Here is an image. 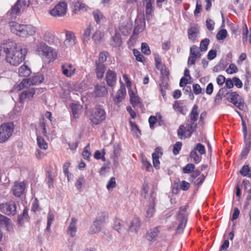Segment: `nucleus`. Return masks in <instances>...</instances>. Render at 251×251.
<instances>
[{
    "label": "nucleus",
    "mask_w": 251,
    "mask_h": 251,
    "mask_svg": "<svg viewBox=\"0 0 251 251\" xmlns=\"http://www.w3.org/2000/svg\"><path fill=\"white\" fill-rule=\"evenodd\" d=\"M27 52L26 48L12 41L0 46V56H5L7 62L13 66H18L24 61Z\"/></svg>",
    "instance_id": "f257e3e1"
},
{
    "label": "nucleus",
    "mask_w": 251,
    "mask_h": 251,
    "mask_svg": "<svg viewBox=\"0 0 251 251\" xmlns=\"http://www.w3.org/2000/svg\"><path fill=\"white\" fill-rule=\"evenodd\" d=\"M11 31L21 37H27L33 35L36 31V28L30 25H22L14 21L9 23Z\"/></svg>",
    "instance_id": "f03ea898"
},
{
    "label": "nucleus",
    "mask_w": 251,
    "mask_h": 251,
    "mask_svg": "<svg viewBox=\"0 0 251 251\" xmlns=\"http://www.w3.org/2000/svg\"><path fill=\"white\" fill-rule=\"evenodd\" d=\"M14 125L9 122L0 126V143H3L8 140L13 132Z\"/></svg>",
    "instance_id": "7ed1b4c3"
},
{
    "label": "nucleus",
    "mask_w": 251,
    "mask_h": 251,
    "mask_svg": "<svg viewBox=\"0 0 251 251\" xmlns=\"http://www.w3.org/2000/svg\"><path fill=\"white\" fill-rule=\"evenodd\" d=\"M187 207V205H185L179 208L178 214L177 215V218L179 221V224L176 229V233H181L186 226L188 216L187 213L186 212Z\"/></svg>",
    "instance_id": "20e7f679"
},
{
    "label": "nucleus",
    "mask_w": 251,
    "mask_h": 251,
    "mask_svg": "<svg viewBox=\"0 0 251 251\" xmlns=\"http://www.w3.org/2000/svg\"><path fill=\"white\" fill-rule=\"evenodd\" d=\"M105 119V112L103 108L100 105H97L93 109L90 120L92 123L98 125Z\"/></svg>",
    "instance_id": "39448f33"
},
{
    "label": "nucleus",
    "mask_w": 251,
    "mask_h": 251,
    "mask_svg": "<svg viewBox=\"0 0 251 251\" xmlns=\"http://www.w3.org/2000/svg\"><path fill=\"white\" fill-rule=\"evenodd\" d=\"M226 100L232 103L240 110H244L245 107L244 100L242 99L241 97L236 92L226 93Z\"/></svg>",
    "instance_id": "423d86ee"
},
{
    "label": "nucleus",
    "mask_w": 251,
    "mask_h": 251,
    "mask_svg": "<svg viewBox=\"0 0 251 251\" xmlns=\"http://www.w3.org/2000/svg\"><path fill=\"white\" fill-rule=\"evenodd\" d=\"M26 6L25 0H18L17 2L12 6L11 9L7 12V15L11 18L15 19L21 14V10H23Z\"/></svg>",
    "instance_id": "0eeeda50"
},
{
    "label": "nucleus",
    "mask_w": 251,
    "mask_h": 251,
    "mask_svg": "<svg viewBox=\"0 0 251 251\" xmlns=\"http://www.w3.org/2000/svg\"><path fill=\"white\" fill-rule=\"evenodd\" d=\"M44 79V75L41 74H36L31 77L24 78L19 84V86L27 87L28 85H33L42 83Z\"/></svg>",
    "instance_id": "6e6552de"
},
{
    "label": "nucleus",
    "mask_w": 251,
    "mask_h": 251,
    "mask_svg": "<svg viewBox=\"0 0 251 251\" xmlns=\"http://www.w3.org/2000/svg\"><path fill=\"white\" fill-rule=\"evenodd\" d=\"M0 209L2 213L9 216H14L17 213L16 204L12 201L0 204Z\"/></svg>",
    "instance_id": "1a4fd4ad"
},
{
    "label": "nucleus",
    "mask_w": 251,
    "mask_h": 251,
    "mask_svg": "<svg viewBox=\"0 0 251 251\" xmlns=\"http://www.w3.org/2000/svg\"><path fill=\"white\" fill-rule=\"evenodd\" d=\"M67 9V3L64 1H61L50 11V14L55 17H62L66 14Z\"/></svg>",
    "instance_id": "9d476101"
},
{
    "label": "nucleus",
    "mask_w": 251,
    "mask_h": 251,
    "mask_svg": "<svg viewBox=\"0 0 251 251\" xmlns=\"http://www.w3.org/2000/svg\"><path fill=\"white\" fill-rule=\"evenodd\" d=\"M145 6L146 17L147 20H150L154 12V0H143Z\"/></svg>",
    "instance_id": "9b49d317"
},
{
    "label": "nucleus",
    "mask_w": 251,
    "mask_h": 251,
    "mask_svg": "<svg viewBox=\"0 0 251 251\" xmlns=\"http://www.w3.org/2000/svg\"><path fill=\"white\" fill-rule=\"evenodd\" d=\"M35 90L34 88H29L23 91L20 96V101L23 103L25 100H31L34 95Z\"/></svg>",
    "instance_id": "f8f14e48"
},
{
    "label": "nucleus",
    "mask_w": 251,
    "mask_h": 251,
    "mask_svg": "<svg viewBox=\"0 0 251 251\" xmlns=\"http://www.w3.org/2000/svg\"><path fill=\"white\" fill-rule=\"evenodd\" d=\"M105 80L109 86L113 87L117 81L116 73L114 71L109 69L106 73Z\"/></svg>",
    "instance_id": "ddd939ff"
},
{
    "label": "nucleus",
    "mask_w": 251,
    "mask_h": 251,
    "mask_svg": "<svg viewBox=\"0 0 251 251\" xmlns=\"http://www.w3.org/2000/svg\"><path fill=\"white\" fill-rule=\"evenodd\" d=\"M107 93V89L104 85L98 84L94 86V94L96 97H104Z\"/></svg>",
    "instance_id": "4468645a"
},
{
    "label": "nucleus",
    "mask_w": 251,
    "mask_h": 251,
    "mask_svg": "<svg viewBox=\"0 0 251 251\" xmlns=\"http://www.w3.org/2000/svg\"><path fill=\"white\" fill-rule=\"evenodd\" d=\"M160 226H157L151 229L146 235V239L151 242H154L160 232Z\"/></svg>",
    "instance_id": "2eb2a0df"
},
{
    "label": "nucleus",
    "mask_w": 251,
    "mask_h": 251,
    "mask_svg": "<svg viewBox=\"0 0 251 251\" xmlns=\"http://www.w3.org/2000/svg\"><path fill=\"white\" fill-rule=\"evenodd\" d=\"M76 44V39L75 34L71 31H66V39L64 42V45L67 47H71Z\"/></svg>",
    "instance_id": "dca6fc26"
},
{
    "label": "nucleus",
    "mask_w": 251,
    "mask_h": 251,
    "mask_svg": "<svg viewBox=\"0 0 251 251\" xmlns=\"http://www.w3.org/2000/svg\"><path fill=\"white\" fill-rule=\"evenodd\" d=\"M38 50L39 52L41 51L42 52L40 53V54H42L43 56L47 58H49L52 54V49L44 43H40Z\"/></svg>",
    "instance_id": "f3484780"
},
{
    "label": "nucleus",
    "mask_w": 251,
    "mask_h": 251,
    "mask_svg": "<svg viewBox=\"0 0 251 251\" xmlns=\"http://www.w3.org/2000/svg\"><path fill=\"white\" fill-rule=\"evenodd\" d=\"M25 188L24 182L16 183L12 189L13 195L17 197H20L23 194Z\"/></svg>",
    "instance_id": "a211bd4d"
},
{
    "label": "nucleus",
    "mask_w": 251,
    "mask_h": 251,
    "mask_svg": "<svg viewBox=\"0 0 251 251\" xmlns=\"http://www.w3.org/2000/svg\"><path fill=\"white\" fill-rule=\"evenodd\" d=\"M126 95V89L125 86L121 87L120 89L117 91L116 96L114 97V100L115 103L118 105L125 98Z\"/></svg>",
    "instance_id": "6ab92c4d"
},
{
    "label": "nucleus",
    "mask_w": 251,
    "mask_h": 251,
    "mask_svg": "<svg viewBox=\"0 0 251 251\" xmlns=\"http://www.w3.org/2000/svg\"><path fill=\"white\" fill-rule=\"evenodd\" d=\"M73 65L71 64H64L62 65V73L68 77L72 76L75 72V69L72 70Z\"/></svg>",
    "instance_id": "aec40b11"
},
{
    "label": "nucleus",
    "mask_w": 251,
    "mask_h": 251,
    "mask_svg": "<svg viewBox=\"0 0 251 251\" xmlns=\"http://www.w3.org/2000/svg\"><path fill=\"white\" fill-rule=\"evenodd\" d=\"M44 40L50 44L54 43V35L53 32L47 29H44L42 30Z\"/></svg>",
    "instance_id": "412c9836"
},
{
    "label": "nucleus",
    "mask_w": 251,
    "mask_h": 251,
    "mask_svg": "<svg viewBox=\"0 0 251 251\" xmlns=\"http://www.w3.org/2000/svg\"><path fill=\"white\" fill-rule=\"evenodd\" d=\"M95 66V71L97 75V77L98 79H101L103 78L104 74L105 71V65L102 63H96Z\"/></svg>",
    "instance_id": "4be33fe9"
},
{
    "label": "nucleus",
    "mask_w": 251,
    "mask_h": 251,
    "mask_svg": "<svg viewBox=\"0 0 251 251\" xmlns=\"http://www.w3.org/2000/svg\"><path fill=\"white\" fill-rule=\"evenodd\" d=\"M76 222L77 220L75 218H72L71 222L67 229L68 234L72 237H74L76 232Z\"/></svg>",
    "instance_id": "5701e85b"
},
{
    "label": "nucleus",
    "mask_w": 251,
    "mask_h": 251,
    "mask_svg": "<svg viewBox=\"0 0 251 251\" xmlns=\"http://www.w3.org/2000/svg\"><path fill=\"white\" fill-rule=\"evenodd\" d=\"M153 194L154 192L153 191L151 192L150 200V206L146 212V217L148 218L152 217L154 212V198L153 196Z\"/></svg>",
    "instance_id": "b1692460"
},
{
    "label": "nucleus",
    "mask_w": 251,
    "mask_h": 251,
    "mask_svg": "<svg viewBox=\"0 0 251 251\" xmlns=\"http://www.w3.org/2000/svg\"><path fill=\"white\" fill-rule=\"evenodd\" d=\"M29 220V216L28 214V209L25 208L23 210V213L18 216L17 221L18 224L23 226L25 223L27 222Z\"/></svg>",
    "instance_id": "393cba45"
},
{
    "label": "nucleus",
    "mask_w": 251,
    "mask_h": 251,
    "mask_svg": "<svg viewBox=\"0 0 251 251\" xmlns=\"http://www.w3.org/2000/svg\"><path fill=\"white\" fill-rule=\"evenodd\" d=\"M199 33V30L195 26H192L188 29V35L189 39L192 40L194 42L198 38V35Z\"/></svg>",
    "instance_id": "a878e982"
},
{
    "label": "nucleus",
    "mask_w": 251,
    "mask_h": 251,
    "mask_svg": "<svg viewBox=\"0 0 251 251\" xmlns=\"http://www.w3.org/2000/svg\"><path fill=\"white\" fill-rule=\"evenodd\" d=\"M128 93L130 96V103L133 106H138L141 103L140 98L135 94L133 90H129Z\"/></svg>",
    "instance_id": "bb28decb"
},
{
    "label": "nucleus",
    "mask_w": 251,
    "mask_h": 251,
    "mask_svg": "<svg viewBox=\"0 0 251 251\" xmlns=\"http://www.w3.org/2000/svg\"><path fill=\"white\" fill-rule=\"evenodd\" d=\"M94 30L93 26L90 25L84 30V33L82 36V40L84 43L88 42L90 39L92 31Z\"/></svg>",
    "instance_id": "cd10ccee"
},
{
    "label": "nucleus",
    "mask_w": 251,
    "mask_h": 251,
    "mask_svg": "<svg viewBox=\"0 0 251 251\" xmlns=\"http://www.w3.org/2000/svg\"><path fill=\"white\" fill-rule=\"evenodd\" d=\"M141 221L138 218H134L130 223L129 230L131 232H136L140 227Z\"/></svg>",
    "instance_id": "c85d7f7f"
},
{
    "label": "nucleus",
    "mask_w": 251,
    "mask_h": 251,
    "mask_svg": "<svg viewBox=\"0 0 251 251\" xmlns=\"http://www.w3.org/2000/svg\"><path fill=\"white\" fill-rule=\"evenodd\" d=\"M31 73L30 68L25 64L21 66L19 69V75L20 76L27 77L30 75Z\"/></svg>",
    "instance_id": "c756f323"
},
{
    "label": "nucleus",
    "mask_w": 251,
    "mask_h": 251,
    "mask_svg": "<svg viewBox=\"0 0 251 251\" xmlns=\"http://www.w3.org/2000/svg\"><path fill=\"white\" fill-rule=\"evenodd\" d=\"M11 223V221L9 218L0 214V226L1 227L8 228Z\"/></svg>",
    "instance_id": "7c9ffc66"
},
{
    "label": "nucleus",
    "mask_w": 251,
    "mask_h": 251,
    "mask_svg": "<svg viewBox=\"0 0 251 251\" xmlns=\"http://www.w3.org/2000/svg\"><path fill=\"white\" fill-rule=\"evenodd\" d=\"M130 126L131 127V131L133 136H136L137 138L139 137L141 135V131L138 126L135 124L134 122L132 121L129 122Z\"/></svg>",
    "instance_id": "2f4dec72"
},
{
    "label": "nucleus",
    "mask_w": 251,
    "mask_h": 251,
    "mask_svg": "<svg viewBox=\"0 0 251 251\" xmlns=\"http://www.w3.org/2000/svg\"><path fill=\"white\" fill-rule=\"evenodd\" d=\"M122 39L121 35L119 33H115V35L112 38V41L110 44L115 47L120 46L122 44Z\"/></svg>",
    "instance_id": "473e14b6"
},
{
    "label": "nucleus",
    "mask_w": 251,
    "mask_h": 251,
    "mask_svg": "<svg viewBox=\"0 0 251 251\" xmlns=\"http://www.w3.org/2000/svg\"><path fill=\"white\" fill-rule=\"evenodd\" d=\"M198 106L195 104L190 113V117L191 122H195L198 119L199 112L198 111Z\"/></svg>",
    "instance_id": "72a5a7b5"
},
{
    "label": "nucleus",
    "mask_w": 251,
    "mask_h": 251,
    "mask_svg": "<svg viewBox=\"0 0 251 251\" xmlns=\"http://www.w3.org/2000/svg\"><path fill=\"white\" fill-rule=\"evenodd\" d=\"M102 224L97 220L94 222L93 226L89 230V233L93 234L100 231Z\"/></svg>",
    "instance_id": "f704fd0d"
},
{
    "label": "nucleus",
    "mask_w": 251,
    "mask_h": 251,
    "mask_svg": "<svg viewBox=\"0 0 251 251\" xmlns=\"http://www.w3.org/2000/svg\"><path fill=\"white\" fill-rule=\"evenodd\" d=\"M119 29L123 34L126 35L129 33L131 31L130 25L128 24L122 23L119 26Z\"/></svg>",
    "instance_id": "c9c22d12"
},
{
    "label": "nucleus",
    "mask_w": 251,
    "mask_h": 251,
    "mask_svg": "<svg viewBox=\"0 0 251 251\" xmlns=\"http://www.w3.org/2000/svg\"><path fill=\"white\" fill-rule=\"evenodd\" d=\"M240 173L242 176L251 177V170L248 165H244L240 170Z\"/></svg>",
    "instance_id": "e433bc0d"
},
{
    "label": "nucleus",
    "mask_w": 251,
    "mask_h": 251,
    "mask_svg": "<svg viewBox=\"0 0 251 251\" xmlns=\"http://www.w3.org/2000/svg\"><path fill=\"white\" fill-rule=\"evenodd\" d=\"M190 55L195 58H200L201 55L199 48L196 45H193L190 48Z\"/></svg>",
    "instance_id": "4c0bfd02"
},
{
    "label": "nucleus",
    "mask_w": 251,
    "mask_h": 251,
    "mask_svg": "<svg viewBox=\"0 0 251 251\" xmlns=\"http://www.w3.org/2000/svg\"><path fill=\"white\" fill-rule=\"evenodd\" d=\"M113 228L120 233L123 230V225L121 220L116 219L114 221V224L113 226Z\"/></svg>",
    "instance_id": "58836bf2"
},
{
    "label": "nucleus",
    "mask_w": 251,
    "mask_h": 251,
    "mask_svg": "<svg viewBox=\"0 0 251 251\" xmlns=\"http://www.w3.org/2000/svg\"><path fill=\"white\" fill-rule=\"evenodd\" d=\"M37 140L38 145L40 149L46 150L48 148V144L43 138L37 136Z\"/></svg>",
    "instance_id": "ea45409f"
},
{
    "label": "nucleus",
    "mask_w": 251,
    "mask_h": 251,
    "mask_svg": "<svg viewBox=\"0 0 251 251\" xmlns=\"http://www.w3.org/2000/svg\"><path fill=\"white\" fill-rule=\"evenodd\" d=\"M210 43V40L208 38H204L200 43V49L201 51L207 50L208 46Z\"/></svg>",
    "instance_id": "a19ab883"
},
{
    "label": "nucleus",
    "mask_w": 251,
    "mask_h": 251,
    "mask_svg": "<svg viewBox=\"0 0 251 251\" xmlns=\"http://www.w3.org/2000/svg\"><path fill=\"white\" fill-rule=\"evenodd\" d=\"M75 10H86V5L82 1L78 0L74 3Z\"/></svg>",
    "instance_id": "79ce46f5"
},
{
    "label": "nucleus",
    "mask_w": 251,
    "mask_h": 251,
    "mask_svg": "<svg viewBox=\"0 0 251 251\" xmlns=\"http://www.w3.org/2000/svg\"><path fill=\"white\" fill-rule=\"evenodd\" d=\"M195 168V166L194 164L188 163L183 168L182 171L184 174H190L193 171Z\"/></svg>",
    "instance_id": "37998d69"
},
{
    "label": "nucleus",
    "mask_w": 251,
    "mask_h": 251,
    "mask_svg": "<svg viewBox=\"0 0 251 251\" xmlns=\"http://www.w3.org/2000/svg\"><path fill=\"white\" fill-rule=\"evenodd\" d=\"M120 148L118 145L114 146L113 153L114 154L113 157L114 164L116 166L118 164L117 161L118 156L119 154Z\"/></svg>",
    "instance_id": "c03bdc74"
},
{
    "label": "nucleus",
    "mask_w": 251,
    "mask_h": 251,
    "mask_svg": "<svg viewBox=\"0 0 251 251\" xmlns=\"http://www.w3.org/2000/svg\"><path fill=\"white\" fill-rule=\"evenodd\" d=\"M227 35V32L226 29H222L220 30L216 35V38L219 40L225 39Z\"/></svg>",
    "instance_id": "a18cd8bd"
},
{
    "label": "nucleus",
    "mask_w": 251,
    "mask_h": 251,
    "mask_svg": "<svg viewBox=\"0 0 251 251\" xmlns=\"http://www.w3.org/2000/svg\"><path fill=\"white\" fill-rule=\"evenodd\" d=\"M152 157L153 161V165L154 167L156 169H158L160 164L158 154H157L155 152H154L152 154Z\"/></svg>",
    "instance_id": "49530a36"
},
{
    "label": "nucleus",
    "mask_w": 251,
    "mask_h": 251,
    "mask_svg": "<svg viewBox=\"0 0 251 251\" xmlns=\"http://www.w3.org/2000/svg\"><path fill=\"white\" fill-rule=\"evenodd\" d=\"M196 151H198L200 154H204L206 153V151L204 146L201 143H198L196 147L194 148Z\"/></svg>",
    "instance_id": "de8ad7c7"
},
{
    "label": "nucleus",
    "mask_w": 251,
    "mask_h": 251,
    "mask_svg": "<svg viewBox=\"0 0 251 251\" xmlns=\"http://www.w3.org/2000/svg\"><path fill=\"white\" fill-rule=\"evenodd\" d=\"M93 14L96 22L99 24L100 19L103 18L102 13L99 10H96L93 12Z\"/></svg>",
    "instance_id": "09e8293b"
},
{
    "label": "nucleus",
    "mask_w": 251,
    "mask_h": 251,
    "mask_svg": "<svg viewBox=\"0 0 251 251\" xmlns=\"http://www.w3.org/2000/svg\"><path fill=\"white\" fill-rule=\"evenodd\" d=\"M141 51L142 53L146 55L151 54V50L149 45L146 43H142L141 44Z\"/></svg>",
    "instance_id": "8fccbe9b"
},
{
    "label": "nucleus",
    "mask_w": 251,
    "mask_h": 251,
    "mask_svg": "<svg viewBox=\"0 0 251 251\" xmlns=\"http://www.w3.org/2000/svg\"><path fill=\"white\" fill-rule=\"evenodd\" d=\"M182 147V143L180 142H176V143L174 145L173 147V153L176 155L178 154L180 151Z\"/></svg>",
    "instance_id": "3c124183"
},
{
    "label": "nucleus",
    "mask_w": 251,
    "mask_h": 251,
    "mask_svg": "<svg viewBox=\"0 0 251 251\" xmlns=\"http://www.w3.org/2000/svg\"><path fill=\"white\" fill-rule=\"evenodd\" d=\"M116 186V182L114 177H112L108 181L106 185V188L108 190H110L113 188H115Z\"/></svg>",
    "instance_id": "603ef678"
},
{
    "label": "nucleus",
    "mask_w": 251,
    "mask_h": 251,
    "mask_svg": "<svg viewBox=\"0 0 251 251\" xmlns=\"http://www.w3.org/2000/svg\"><path fill=\"white\" fill-rule=\"evenodd\" d=\"M107 52H101L99 54V60L98 61H96V63H100L103 64L104 62L106 61L107 56L106 54Z\"/></svg>",
    "instance_id": "864d4df0"
},
{
    "label": "nucleus",
    "mask_w": 251,
    "mask_h": 251,
    "mask_svg": "<svg viewBox=\"0 0 251 251\" xmlns=\"http://www.w3.org/2000/svg\"><path fill=\"white\" fill-rule=\"evenodd\" d=\"M133 53L136 57V59L139 62H143V59L144 58V56L137 50L134 49Z\"/></svg>",
    "instance_id": "5fc2aeb1"
},
{
    "label": "nucleus",
    "mask_w": 251,
    "mask_h": 251,
    "mask_svg": "<svg viewBox=\"0 0 251 251\" xmlns=\"http://www.w3.org/2000/svg\"><path fill=\"white\" fill-rule=\"evenodd\" d=\"M201 175L200 171L198 170H193V171L191 173V176L189 179L190 181H193L196 178Z\"/></svg>",
    "instance_id": "6e6d98bb"
},
{
    "label": "nucleus",
    "mask_w": 251,
    "mask_h": 251,
    "mask_svg": "<svg viewBox=\"0 0 251 251\" xmlns=\"http://www.w3.org/2000/svg\"><path fill=\"white\" fill-rule=\"evenodd\" d=\"M79 105L77 104H73L71 106L73 115L74 118H77L78 116Z\"/></svg>",
    "instance_id": "4d7b16f0"
},
{
    "label": "nucleus",
    "mask_w": 251,
    "mask_h": 251,
    "mask_svg": "<svg viewBox=\"0 0 251 251\" xmlns=\"http://www.w3.org/2000/svg\"><path fill=\"white\" fill-rule=\"evenodd\" d=\"M46 180L47 182L48 183L49 187H50L51 185H52L53 180L51 172L49 171L48 172Z\"/></svg>",
    "instance_id": "13d9d810"
},
{
    "label": "nucleus",
    "mask_w": 251,
    "mask_h": 251,
    "mask_svg": "<svg viewBox=\"0 0 251 251\" xmlns=\"http://www.w3.org/2000/svg\"><path fill=\"white\" fill-rule=\"evenodd\" d=\"M238 69L236 66L234 64H231L229 66V68L227 69L226 71L228 73L232 74L233 73L237 72Z\"/></svg>",
    "instance_id": "bf43d9fd"
},
{
    "label": "nucleus",
    "mask_w": 251,
    "mask_h": 251,
    "mask_svg": "<svg viewBox=\"0 0 251 251\" xmlns=\"http://www.w3.org/2000/svg\"><path fill=\"white\" fill-rule=\"evenodd\" d=\"M168 84L165 82H162L160 84V89L163 96L165 95V89H168Z\"/></svg>",
    "instance_id": "052dcab7"
},
{
    "label": "nucleus",
    "mask_w": 251,
    "mask_h": 251,
    "mask_svg": "<svg viewBox=\"0 0 251 251\" xmlns=\"http://www.w3.org/2000/svg\"><path fill=\"white\" fill-rule=\"evenodd\" d=\"M185 126L183 125H180L177 130V135L181 138L185 134Z\"/></svg>",
    "instance_id": "680f3d73"
},
{
    "label": "nucleus",
    "mask_w": 251,
    "mask_h": 251,
    "mask_svg": "<svg viewBox=\"0 0 251 251\" xmlns=\"http://www.w3.org/2000/svg\"><path fill=\"white\" fill-rule=\"evenodd\" d=\"M89 148V144H88L85 148L83 151L82 152V155L84 158H88L91 156V153L88 151V148Z\"/></svg>",
    "instance_id": "e2e57ef3"
},
{
    "label": "nucleus",
    "mask_w": 251,
    "mask_h": 251,
    "mask_svg": "<svg viewBox=\"0 0 251 251\" xmlns=\"http://www.w3.org/2000/svg\"><path fill=\"white\" fill-rule=\"evenodd\" d=\"M217 55V52L215 50H211L209 51L207 54V58L209 60H213L214 59Z\"/></svg>",
    "instance_id": "0e129e2a"
},
{
    "label": "nucleus",
    "mask_w": 251,
    "mask_h": 251,
    "mask_svg": "<svg viewBox=\"0 0 251 251\" xmlns=\"http://www.w3.org/2000/svg\"><path fill=\"white\" fill-rule=\"evenodd\" d=\"M190 187V183L185 180L182 181L181 184L180 185V188L183 191L187 190Z\"/></svg>",
    "instance_id": "69168bd1"
},
{
    "label": "nucleus",
    "mask_w": 251,
    "mask_h": 251,
    "mask_svg": "<svg viewBox=\"0 0 251 251\" xmlns=\"http://www.w3.org/2000/svg\"><path fill=\"white\" fill-rule=\"evenodd\" d=\"M213 24H214V23L211 19L208 18L206 20V25L208 30H213L214 29V26L213 25Z\"/></svg>",
    "instance_id": "338daca9"
},
{
    "label": "nucleus",
    "mask_w": 251,
    "mask_h": 251,
    "mask_svg": "<svg viewBox=\"0 0 251 251\" xmlns=\"http://www.w3.org/2000/svg\"><path fill=\"white\" fill-rule=\"evenodd\" d=\"M232 80L234 83L235 86L237 87V88H240L242 87L243 83L239 78L236 77H234L232 78Z\"/></svg>",
    "instance_id": "774afa93"
}]
</instances>
